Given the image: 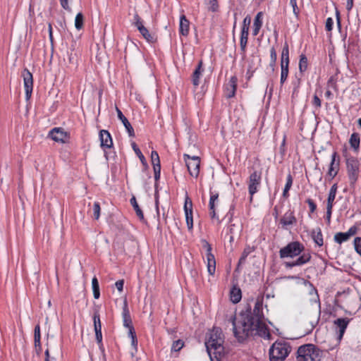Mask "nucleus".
<instances>
[{
	"label": "nucleus",
	"mask_w": 361,
	"mask_h": 361,
	"mask_svg": "<svg viewBox=\"0 0 361 361\" xmlns=\"http://www.w3.org/2000/svg\"><path fill=\"white\" fill-rule=\"evenodd\" d=\"M263 319L262 300H257L252 312L240 313L238 317L231 318L235 337L243 342L250 336L265 333L267 329Z\"/></svg>",
	"instance_id": "f257e3e1"
},
{
	"label": "nucleus",
	"mask_w": 361,
	"mask_h": 361,
	"mask_svg": "<svg viewBox=\"0 0 361 361\" xmlns=\"http://www.w3.org/2000/svg\"><path fill=\"white\" fill-rule=\"evenodd\" d=\"M304 251L305 246L301 243L292 241L280 249L279 256L281 259L298 257L295 260L286 262L284 264L286 268L300 267L308 263L312 258L310 252Z\"/></svg>",
	"instance_id": "f03ea898"
},
{
	"label": "nucleus",
	"mask_w": 361,
	"mask_h": 361,
	"mask_svg": "<svg viewBox=\"0 0 361 361\" xmlns=\"http://www.w3.org/2000/svg\"><path fill=\"white\" fill-rule=\"evenodd\" d=\"M224 337L222 331L219 328H214L207 334L205 346L207 350L211 356L214 354L216 358L221 356L224 353Z\"/></svg>",
	"instance_id": "7ed1b4c3"
},
{
	"label": "nucleus",
	"mask_w": 361,
	"mask_h": 361,
	"mask_svg": "<svg viewBox=\"0 0 361 361\" xmlns=\"http://www.w3.org/2000/svg\"><path fill=\"white\" fill-rule=\"evenodd\" d=\"M297 354L298 361H321L324 357V351L312 343L300 346Z\"/></svg>",
	"instance_id": "20e7f679"
},
{
	"label": "nucleus",
	"mask_w": 361,
	"mask_h": 361,
	"mask_svg": "<svg viewBox=\"0 0 361 361\" xmlns=\"http://www.w3.org/2000/svg\"><path fill=\"white\" fill-rule=\"evenodd\" d=\"M291 345L288 341L280 340L275 341L269 349L270 361H283L291 351Z\"/></svg>",
	"instance_id": "39448f33"
},
{
	"label": "nucleus",
	"mask_w": 361,
	"mask_h": 361,
	"mask_svg": "<svg viewBox=\"0 0 361 361\" xmlns=\"http://www.w3.org/2000/svg\"><path fill=\"white\" fill-rule=\"evenodd\" d=\"M348 176L350 185H355L357 182L360 173V161L353 156H345Z\"/></svg>",
	"instance_id": "423d86ee"
},
{
	"label": "nucleus",
	"mask_w": 361,
	"mask_h": 361,
	"mask_svg": "<svg viewBox=\"0 0 361 361\" xmlns=\"http://www.w3.org/2000/svg\"><path fill=\"white\" fill-rule=\"evenodd\" d=\"M262 173L255 171L250 173L247 180L248 186V192L250 195V202H252L253 195L256 194L261 187Z\"/></svg>",
	"instance_id": "0eeeda50"
},
{
	"label": "nucleus",
	"mask_w": 361,
	"mask_h": 361,
	"mask_svg": "<svg viewBox=\"0 0 361 361\" xmlns=\"http://www.w3.org/2000/svg\"><path fill=\"white\" fill-rule=\"evenodd\" d=\"M183 157L190 175L197 178L200 173V157L197 156L191 157L186 154Z\"/></svg>",
	"instance_id": "6e6552de"
},
{
	"label": "nucleus",
	"mask_w": 361,
	"mask_h": 361,
	"mask_svg": "<svg viewBox=\"0 0 361 361\" xmlns=\"http://www.w3.org/2000/svg\"><path fill=\"white\" fill-rule=\"evenodd\" d=\"M202 247L206 250L207 271L210 275H214L216 271V260L212 253L211 245L204 239L201 240Z\"/></svg>",
	"instance_id": "1a4fd4ad"
},
{
	"label": "nucleus",
	"mask_w": 361,
	"mask_h": 361,
	"mask_svg": "<svg viewBox=\"0 0 361 361\" xmlns=\"http://www.w3.org/2000/svg\"><path fill=\"white\" fill-rule=\"evenodd\" d=\"M22 77L23 78L25 97L26 99L28 100L31 97L33 89L32 74L30 72L28 69L25 68L22 72Z\"/></svg>",
	"instance_id": "9d476101"
},
{
	"label": "nucleus",
	"mask_w": 361,
	"mask_h": 361,
	"mask_svg": "<svg viewBox=\"0 0 361 361\" xmlns=\"http://www.w3.org/2000/svg\"><path fill=\"white\" fill-rule=\"evenodd\" d=\"M279 224L284 230H288L290 227L295 225L297 224V219L294 211L288 210L280 219Z\"/></svg>",
	"instance_id": "9b49d317"
},
{
	"label": "nucleus",
	"mask_w": 361,
	"mask_h": 361,
	"mask_svg": "<svg viewBox=\"0 0 361 361\" xmlns=\"http://www.w3.org/2000/svg\"><path fill=\"white\" fill-rule=\"evenodd\" d=\"M340 166V157L336 152H334L331 154V163L327 172V176L331 179L334 178L338 173Z\"/></svg>",
	"instance_id": "f8f14e48"
},
{
	"label": "nucleus",
	"mask_w": 361,
	"mask_h": 361,
	"mask_svg": "<svg viewBox=\"0 0 361 361\" xmlns=\"http://www.w3.org/2000/svg\"><path fill=\"white\" fill-rule=\"evenodd\" d=\"M238 78L235 75L232 76L225 86V95L227 98H232L235 96L237 89Z\"/></svg>",
	"instance_id": "ddd939ff"
},
{
	"label": "nucleus",
	"mask_w": 361,
	"mask_h": 361,
	"mask_svg": "<svg viewBox=\"0 0 361 361\" xmlns=\"http://www.w3.org/2000/svg\"><path fill=\"white\" fill-rule=\"evenodd\" d=\"M350 319L345 318H338L334 321V324L339 329V333L338 335V342L341 341L343 338V334L345 331V329L350 322Z\"/></svg>",
	"instance_id": "4468645a"
},
{
	"label": "nucleus",
	"mask_w": 361,
	"mask_h": 361,
	"mask_svg": "<svg viewBox=\"0 0 361 361\" xmlns=\"http://www.w3.org/2000/svg\"><path fill=\"white\" fill-rule=\"evenodd\" d=\"M99 140L102 148H111L113 145L111 136L109 131L102 130L99 132Z\"/></svg>",
	"instance_id": "2eb2a0df"
},
{
	"label": "nucleus",
	"mask_w": 361,
	"mask_h": 361,
	"mask_svg": "<svg viewBox=\"0 0 361 361\" xmlns=\"http://www.w3.org/2000/svg\"><path fill=\"white\" fill-rule=\"evenodd\" d=\"M116 111L117 112L118 118H119V120L122 122V123L125 126L129 136L134 137L135 136L134 129L132 127L130 122L128 121V120L126 118V117L123 114L122 111L117 106L116 107Z\"/></svg>",
	"instance_id": "dca6fc26"
},
{
	"label": "nucleus",
	"mask_w": 361,
	"mask_h": 361,
	"mask_svg": "<svg viewBox=\"0 0 361 361\" xmlns=\"http://www.w3.org/2000/svg\"><path fill=\"white\" fill-rule=\"evenodd\" d=\"M51 138L56 142H65L67 134L59 128H54L49 132Z\"/></svg>",
	"instance_id": "f3484780"
},
{
	"label": "nucleus",
	"mask_w": 361,
	"mask_h": 361,
	"mask_svg": "<svg viewBox=\"0 0 361 361\" xmlns=\"http://www.w3.org/2000/svg\"><path fill=\"white\" fill-rule=\"evenodd\" d=\"M219 194L216 192H212L210 191V198L209 202V215L213 219H218V216H216L215 212V203L218 201Z\"/></svg>",
	"instance_id": "a211bd4d"
},
{
	"label": "nucleus",
	"mask_w": 361,
	"mask_h": 361,
	"mask_svg": "<svg viewBox=\"0 0 361 361\" xmlns=\"http://www.w3.org/2000/svg\"><path fill=\"white\" fill-rule=\"evenodd\" d=\"M202 61H200L192 75V82L195 87H197L200 85V79L202 75Z\"/></svg>",
	"instance_id": "6ab92c4d"
},
{
	"label": "nucleus",
	"mask_w": 361,
	"mask_h": 361,
	"mask_svg": "<svg viewBox=\"0 0 361 361\" xmlns=\"http://www.w3.org/2000/svg\"><path fill=\"white\" fill-rule=\"evenodd\" d=\"M123 326L126 328L133 326L130 314L128 307L127 302H124L122 312Z\"/></svg>",
	"instance_id": "aec40b11"
},
{
	"label": "nucleus",
	"mask_w": 361,
	"mask_h": 361,
	"mask_svg": "<svg viewBox=\"0 0 361 361\" xmlns=\"http://www.w3.org/2000/svg\"><path fill=\"white\" fill-rule=\"evenodd\" d=\"M190 22L185 15L180 17L179 32L181 35L187 36L189 33Z\"/></svg>",
	"instance_id": "412c9836"
},
{
	"label": "nucleus",
	"mask_w": 361,
	"mask_h": 361,
	"mask_svg": "<svg viewBox=\"0 0 361 361\" xmlns=\"http://www.w3.org/2000/svg\"><path fill=\"white\" fill-rule=\"evenodd\" d=\"M312 238L315 244L321 247L324 244L323 235L320 228H317L312 231Z\"/></svg>",
	"instance_id": "4be33fe9"
},
{
	"label": "nucleus",
	"mask_w": 361,
	"mask_h": 361,
	"mask_svg": "<svg viewBox=\"0 0 361 361\" xmlns=\"http://www.w3.org/2000/svg\"><path fill=\"white\" fill-rule=\"evenodd\" d=\"M249 32L246 30H241L240 38V46L242 54L243 56L245 55L246 47L248 40Z\"/></svg>",
	"instance_id": "5701e85b"
},
{
	"label": "nucleus",
	"mask_w": 361,
	"mask_h": 361,
	"mask_svg": "<svg viewBox=\"0 0 361 361\" xmlns=\"http://www.w3.org/2000/svg\"><path fill=\"white\" fill-rule=\"evenodd\" d=\"M230 298L235 304L239 302L242 298L241 290L236 286H233L230 291Z\"/></svg>",
	"instance_id": "b1692460"
},
{
	"label": "nucleus",
	"mask_w": 361,
	"mask_h": 361,
	"mask_svg": "<svg viewBox=\"0 0 361 361\" xmlns=\"http://www.w3.org/2000/svg\"><path fill=\"white\" fill-rule=\"evenodd\" d=\"M130 204L133 206L134 210L135 211V213H136V215L137 216V217L140 219V221H145V219L144 217L143 212H142V209H140V207H139L135 197L133 196L130 199Z\"/></svg>",
	"instance_id": "393cba45"
},
{
	"label": "nucleus",
	"mask_w": 361,
	"mask_h": 361,
	"mask_svg": "<svg viewBox=\"0 0 361 361\" xmlns=\"http://www.w3.org/2000/svg\"><path fill=\"white\" fill-rule=\"evenodd\" d=\"M338 186L337 184H334L330 190L327 198V203L326 205L333 207L334 206V202L336 198V192H337Z\"/></svg>",
	"instance_id": "a878e982"
},
{
	"label": "nucleus",
	"mask_w": 361,
	"mask_h": 361,
	"mask_svg": "<svg viewBox=\"0 0 361 361\" xmlns=\"http://www.w3.org/2000/svg\"><path fill=\"white\" fill-rule=\"evenodd\" d=\"M360 135L358 133H354L350 135L349 142L352 148L355 149V151H358L360 147Z\"/></svg>",
	"instance_id": "bb28decb"
},
{
	"label": "nucleus",
	"mask_w": 361,
	"mask_h": 361,
	"mask_svg": "<svg viewBox=\"0 0 361 361\" xmlns=\"http://www.w3.org/2000/svg\"><path fill=\"white\" fill-rule=\"evenodd\" d=\"M131 145H132L133 149L134 150V152L136 154V155L139 157V159H140L141 163L142 164V165L145 167H147L148 166H147V161H146L144 155L142 154V152L140 151V149H139V147L136 145V143L133 142L131 143Z\"/></svg>",
	"instance_id": "cd10ccee"
},
{
	"label": "nucleus",
	"mask_w": 361,
	"mask_h": 361,
	"mask_svg": "<svg viewBox=\"0 0 361 361\" xmlns=\"http://www.w3.org/2000/svg\"><path fill=\"white\" fill-rule=\"evenodd\" d=\"M40 326L39 324L36 325L34 330V342L35 348H39L41 349V343H40Z\"/></svg>",
	"instance_id": "c85d7f7f"
},
{
	"label": "nucleus",
	"mask_w": 361,
	"mask_h": 361,
	"mask_svg": "<svg viewBox=\"0 0 361 361\" xmlns=\"http://www.w3.org/2000/svg\"><path fill=\"white\" fill-rule=\"evenodd\" d=\"M293 184L292 176L289 173L286 177V183L283 191V197L287 198L289 196L288 191L290 189Z\"/></svg>",
	"instance_id": "c756f323"
},
{
	"label": "nucleus",
	"mask_w": 361,
	"mask_h": 361,
	"mask_svg": "<svg viewBox=\"0 0 361 361\" xmlns=\"http://www.w3.org/2000/svg\"><path fill=\"white\" fill-rule=\"evenodd\" d=\"M92 286L94 298L98 299L100 297V292L99 282L96 276L93 277L92 280Z\"/></svg>",
	"instance_id": "7c9ffc66"
},
{
	"label": "nucleus",
	"mask_w": 361,
	"mask_h": 361,
	"mask_svg": "<svg viewBox=\"0 0 361 361\" xmlns=\"http://www.w3.org/2000/svg\"><path fill=\"white\" fill-rule=\"evenodd\" d=\"M94 329V331H102V324L100 316L98 310H95L93 314Z\"/></svg>",
	"instance_id": "2f4dec72"
},
{
	"label": "nucleus",
	"mask_w": 361,
	"mask_h": 361,
	"mask_svg": "<svg viewBox=\"0 0 361 361\" xmlns=\"http://www.w3.org/2000/svg\"><path fill=\"white\" fill-rule=\"evenodd\" d=\"M207 9L212 12H216L219 10L218 0H204Z\"/></svg>",
	"instance_id": "473e14b6"
},
{
	"label": "nucleus",
	"mask_w": 361,
	"mask_h": 361,
	"mask_svg": "<svg viewBox=\"0 0 361 361\" xmlns=\"http://www.w3.org/2000/svg\"><path fill=\"white\" fill-rule=\"evenodd\" d=\"M334 241L338 244H341L343 242L347 241L350 238L346 233L338 232L334 235Z\"/></svg>",
	"instance_id": "72a5a7b5"
},
{
	"label": "nucleus",
	"mask_w": 361,
	"mask_h": 361,
	"mask_svg": "<svg viewBox=\"0 0 361 361\" xmlns=\"http://www.w3.org/2000/svg\"><path fill=\"white\" fill-rule=\"evenodd\" d=\"M307 68V59L305 55L302 54L300 56L299 70L300 73L305 72Z\"/></svg>",
	"instance_id": "f704fd0d"
},
{
	"label": "nucleus",
	"mask_w": 361,
	"mask_h": 361,
	"mask_svg": "<svg viewBox=\"0 0 361 361\" xmlns=\"http://www.w3.org/2000/svg\"><path fill=\"white\" fill-rule=\"evenodd\" d=\"M133 24L137 27V29L139 31H140L141 29H143L145 27L143 20L137 13H135L133 16Z\"/></svg>",
	"instance_id": "c9c22d12"
},
{
	"label": "nucleus",
	"mask_w": 361,
	"mask_h": 361,
	"mask_svg": "<svg viewBox=\"0 0 361 361\" xmlns=\"http://www.w3.org/2000/svg\"><path fill=\"white\" fill-rule=\"evenodd\" d=\"M84 17L82 13H78L75 18V27L77 30H80L83 27Z\"/></svg>",
	"instance_id": "e433bc0d"
},
{
	"label": "nucleus",
	"mask_w": 361,
	"mask_h": 361,
	"mask_svg": "<svg viewBox=\"0 0 361 361\" xmlns=\"http://www.w3.org/2000/svg\"><path fill=\"white\" fill-rule=\"evenodd\" d=\"M152 164L154 167H161L160 159L157 151H152L151 153Z\"/></svg>",
	"instance_id": "4c0bfd02"
},
{
	"label": "nucleus",
	"mask_w": 361,
	"mask_h": 361,
	"mask_svg": "<svg viewBox=\"0 0 361 361\" xmlns=\"http://www.w3.org/2000/svg\"><path fill=\"white\" fill-rule=\"evenodd\" d=\"M139 32L147 42H154V37L149 33V30L145 27L143 29H141Z\"/></svg>",
	"instance_id": "58836bf2"
},
{
	"label": "nucleus",
	"mask_w": 361,
	"mask_h": 361,
	"mask_svg": "<svg viewBox=\"0 0 361 361\" xmlns=\"http://www.w3.org/2000/svg\"><path fill=\"white\" fill-rule=\"evenodd\" d=\"M281 78H280V84L281 86L283 85V83L287 80L288 75V68L283 66L281 68Z\"/></svg>",
	"instance_id": "ea45409f"
},
{
	"label": "nucleus",
	"mask_w": 361,
	"mask_h": 361,
	"mask_svg": "<svg viewBox=\"0 0 361 361\" xmlns=\"http://www.w3.org/2000/svg\"><path fill=\"white\" fill-rule=\"evenodd\" d=\"M185 215L188 228L189 231H191L193 228L192 212L185 213Z\"/></svg>",
	"instance_id": "a19ab883"
},
{
	"label": "nucleus",
	"mask_w": 361,
	"mask_h": 361,
	"mask_svg": "<svg viewBox=\"0 0 361 361\" xmlns=\"http://www.w3.org/2000/svg\"><path fill=\"white\" fill-rule=\"evenodd\" d=\"M92 210H93L94 218L96 220L99 219V216H100L101 208H100V204L98 202H95L94 203Z\"/></svg>",
	"instance_id": "79ce46f5"
},
{
	"label": "nucleus",
	"mask_w": 361,
	"mask_h": 361,
	"mask_svg": "<svg viewBox=\"0 0 361 361\" xmlns=\"http://www.w3.org/2000/svg\"><path fill=\"white\" fill-rule=\"evenodd\" d=\"M183 345H184V343L182 340H180V339L177 340L173 343L172 347H171V350L178 352L182 349Z\"/></svg>",
	"instance_id": "37998d69"
},
{
	"label": "nucleus",
	"mask_w": 361,
	"mask_h": 361,
	"mask_svg": "<svg viewBox=\"0 0 361 361\" xmlns=\"http://www.w3.org/2000/svg\"><path fill=\"white\" fill-rule=\"evenodd\" d=\"M289 4L293 8V14L296 18H298L300 11L298 6L297 0H290Z\"/></svg>",
	"instance_id": "c03bdc74"
},
{
	"label": "nucleus",
	"mask_w": 361,
	"mask_h": 361,
	"mask_svg": "<svg viewBox=\"0 0 361 361\" xmlns=\"http://www.w3.org/2000/svg\"><path fill=\"white\" fill-rule=\"evenodd\" d=\"M262 13L259 12L255 18L253 26L262 27Z\"/></svg>",
	"instance_id": "a18cd8bd"
},
{
	"label": "nucleus",
	"mask_w": 361,
	"mask_h": 361,
	"mask_svg": "<svg viewBox=\"0 0 361 361\" xmlns=\"http://www.w3.org/2000/svg\"><path fill=\"white\" fill-rule=\"evenodd\" d=\"M250 23L251 17L250 16H247L243 21V26L241 30H246L249 32Z\"/></svg>",
	"instance_id": "49530a36"
},
{
	"label": "nucleus",
	"mask_w": 361,
	"mask_h": 361,
	"mask_svg": "<svg viewBox=\"0 0 361 361\" xmlns=\"http://www.w3.org/2000/svg\"><path fill=\"white\" fill-rule=\"evenodd\" d=\"M184 211L185 214L188 212L189 213L190 212H192V202L188 197H186L185 201Z\"/></svg>",
	"instance_id": "de8ad7c7"
},
{
	"label": "nucleus",
	"mask_w": 361,
	"mask_h": 361,
	"mask_svg": "<svg viewBox=\"0 0 361 361\" xmlns=\"http://www.w3.org/2000/svg\"><path fill=\"white\" fill-rule=\"evenodd\" d=\"M354 246L355 251L361 256V238L356 237L354 239Z\"/></svg>",
	"instance_id": "09e8293b"
},
{
	"label": "nucleus",
	"mask_w": 361,
	"mask_h": 361,
	"mask_svg": "<svg viewBox=\"0 0 361 361\" xmlns=\"http://www.w3.org/2000/svg\"><path fill=\"white\" fill-rule=\"evenodd\" d=\"M332 210H333V207L326 205V212L325 219H326V221L328 225H330V224H331Z\"/></svg>",
	"instance_id": "8fccbe9b"
},
{
	"label": "nucleus",
	"mask_w": 361,
	"mask_h": 361,
	"mask_svg": "<svg viewBox=\"0 0 361 361\" xmlns=\"http://www.w3.org/2000/svg\"><path fill=\"white\" fill-rule=\"evenodd\" d=\"M306 202L308 204V206L310 207V212L314 213L317 209V204L314 202L313 200L308 198L306 200Z\"/></svg>",
	"instance_id": "3c124183"
},
{
	"label": "nucleus",
	"mask_w": 361,
	"mask_h": 361,
	"mask_svg": "<svg viewBox=\"0 0 361 361\" xmlns=\"http://www.w3.org/2000/svg\"><path fill=\"white\" fill-rule=\"evenodd\" d=\"M334 20L331 18H328L326 20L325 28L326 30L330 32L333 29Z\"/></svg>",
	"instance_id": "603ef678"
},
{
	"label": "nucleus",
	"mask_w": 361,
	"mask_h": 361,
	"mask_svg": "<svg viewBox=\"0 0 361 361\" xmlns=\"http://www.w3.org/2000/svg\"><path fill=\"white\" fill-rule=\"evenodd\" d=\"M312 105L314 106L317 109L321 107V105H322L321 100L319 98V97L316 94H314L313 97Z\"/></svg>",
	"instance_id": "864d4df0"
},
{
	"label": "nucleus",
	"mask_w": 361,
	"mask_h": 361,
	"mask_svg": "<svg viewBox=\"0 0 361 361\" xmlns=\"http://www.w3.org/2000/svg\"><path fill=\"white\" fill-rule=\"evenodd\" d=\"M281 58H289L288 45L286 43L281 53Z\"/></svg>",
	"instance_id": "5fc2aeb1"
},
{
	"label": "nucleus",
	"mask_w": 361,
	"mask_h": 361,
	"mask_svg": "<svg viewBox=\"0 0 361 361\" xmlns=\"http://www.w3.org/2000/svg\"><path fill=\"white\" fill-rule=\"evenodd\" d=\"M95 337L99 345H102V331H95Z\"/></svg>",
	"instance_id": "6e6d98bb"
},
{
	"label": "nucleus",
	"mask_w": 361,
	"mask_h": 361,
	"mask_svg": "<svg viewBox=\"0 0 361 361\" xmlns=\"http://www.w3.org/2000/svg\"><path fill=\"white\" fill-rule=\"evenodd\" d=\"M270 58H271V61H272V62H276V59H277V54H276V51L274 49V47H272L270 50Z\"/></svg>",
	"instance_id": "4d7b16f0"
},
{
	"label": "nucleus",
	"mask_w": 361,
	"mask_h": 361,
	"mask_svg": "<svg viewBox=\"0 0 361 361\" xmlns=\"http://www.w3.org/2000/svg\"><path fill=\"white\" fill-rule=\"evenodd\" d=\"M357 228L356 226H352L345 233H347V235H349V238H350L351 236L355 235L357 233Z\"/></svg>",
	"instance_id": "13d9d810"
},
{
	"label": "nucleus",
	"mask_w": 361,
	"mask_h": 361,
	"mask_svg": "<svg viewBox=\"0 0 361 361\" xmlns=\"http://www.w3.org/2000/svg\"><path fill=\"white\" fill-rule=\"evenodd\" d=\"M124 281L118 280L116 282L115 286L119 292H122L123 290Z\"/></svg>",
	"instance_id": "bf43d9fd"
},
{
	"label": "nucleus",
	"mask_w": 361,
	"mask_h": 361,
	"mask_svg": "<svg viewBox=\"0 0 361 361\" xmlns=\"http://www.w3.org/2000/svg\"><path fill=\"white\" fill-rule=\"evenodd\" d=\"M153 169L154 173V179L155 180H158L160 178L161 167H154Z\"/></svg>",
	"instance_id": "052dcab7"
},
{
	"label": "nucleus",
	"mask_w": 361,
	"mask_h": 361,
	"mask_svg": "<svg viewBox=\"0 0 361 361\" xmlns=\"http://www.w3.org/2000/svg\"><path fill=\"white\" fill-rule=\"evenodd\" d=\"M249 253H250V252L247 251L246 250H245L243 251V254H242V255H241V257H240V258L239 259V264L243 263L245 261V259H246L247 255H249Z\"/></svg>",
	"instance_id": "680f3d73"
},
{
	"label": "nucleus",
	"mask_w": 361,
	"mask_h": 361,
	"mask_svg": "<svg viewBox=\"0 0 361 361\" xmlns=\"http://www.w3.org/2000/svg\"><path fill=\"white\" fill-rule=\"evenodd\" d=\"M128 336L132 339L133 337H137L133 326L128 327Z\"/></svg>",
	"instance_id": "e2e57ef3"
},
{
	"label": "nucleus",
	"mask_w": 361,
	"mask_h": 361,
	"mask_svg": "<svg viewBox=\"0 0 361 361\" xmlns=\"http://www.w3.org/2000/svg\"><path fill=\"white\" fill-rule=\"evenodd\" d=\"M282 65H283V66L288 68L289 58H284V59L281 58V68H282Z\"/></svg>",
	"instance_id": "0e129e2a"
},
{
	"label": "nucleus",
	"mask_w": 361,
	"mask_h": 361,
	"mask_svg": "<svg viewBox=\"0 0 361 361\" xmlns=\"http://www.w3.org/2000/svg\"><path fill=\"white\" fill-rule=\"evenodd\" d=\"M60 4L61 6L66 10H70V7L68 6V0H60Z\"/></svg>",
	"instance_id": "69168bd1"
},
{
	"label": "nucleus",
	"mask_w": 361,
	"mask_h": 361,
	"mask_svg": "<svg viewBox=\"0 0 361 361\" xmlns=\"http://www.w3.org/2000/svg\"><path fill=\"white\" fill-rule=\"evenodd\" d=\"M131 345L134 348L135 350L137 351V337H133V338L131 339Z\"/></svg>",
	"instance_id": "338daca9"
},
{
	"label": "nucleus",
	"mask_w": 361,
	"mask_h": 361,
	"mask_svg": "<svg viewBox=\"0 0 361 361\" xmlns=\"http://www.w3.org/2000/svg\"><path fill=\"white\" fill-rule=\"evenodd\" d=\"M353 6V0H347L346 8L350 11Z\"/></svg>",
	"instance_id": "774afa93"
}]
</instances>
